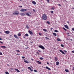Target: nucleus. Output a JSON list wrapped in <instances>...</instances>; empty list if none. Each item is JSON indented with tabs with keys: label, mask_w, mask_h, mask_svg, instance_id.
Listing matches in <instances>:
<instances>
[{
	"label": "nucleus",
	"mask_w": 74,
	"mask_h": 74,
	"mask_svg": "<svg viewBox=\"0 0 74 74\" xmlns=\"http://www.w3.org/2000/svg\"><path fill=\"white\" fill-rule=\"evenodd\" d=\"M42 20H44V21L47 20V16L45 14L42 15Z\"/></svg>",
	"instance_id": "f257e3e1"
},
{
	"label": "nucleus",
	"mask_w": 74,
	"mask_h": 74,
	"mask_svg": "<svg viewBox=\"0 0 74 74\" xmlns=\"http://www.w3.org/2000/svg\"><path fill=\"white\" fill-rule=\"evenodd\" d=\"M39 48H40L42 49H45V47H44V46H42V45H40L38 46Z\"/></svg>",
	"instance_id": "f03ea898"
},
{
	"label": "nucleus",
	"mask_w": 74,
	"mask_h": 74,
	"mask_svg": "<svg viewBox=\"0 0 74 74\" xmlns=\"http://www.w3.org/2000/svg\"><path fill=\"white\" fill-rule=\"evenodd\" d=\"M13 14L14 15H18L19 14V12H14Z\"/></svg>",
	"instance_id": "7ed1b4c3"
},
{
	"label": "nucleus",
	"mask_w": 74,
	"mask_h": 74,
	"mask_svg": "<svg viewBox=\"0 0 74 74\" xmlns=\"http://www.w3.org/2000/svg\"><path fill=\"white\" fill-rule=\"evenodd\" d=\"M35 62H36V63H38V64H41V62H40L38 61H37V60H36L35 61Z\"/></svg>",
	"instance_id": "20e7f679"
},
{
	"label": "nucleus",
	"mask_w": 74,
	"mask_h": 74,
	"mask_svg": "<svg viewBox=\"0 0 74 74\" xmlns=\"http://www.w3.org/2000/svg\"><path fill=\"white\" fill-rule=\"evenodd\" d=\"M59 51L60 52H61V53H62V54H63L64 55H65V53H64V52L62 50H60Z\"/></svg>",
	"instance_id": "39448f33"
},
{
	"label": "nucleus",
	"mask_w": 74,
	"mask_h": 74,
	"mask_svg": "<svg viewBox=\"0 0 74 74\" xmlns=\"http://www.w3.org/2000/svg\"><path fill=\"white\" fill-rule=\"evenodd\" d=\"M31 14V13L28 12V13H27L26 14V15L27 16H30Z\"/></svg>",
	"instance_id": "423d86ee"
},
{
	"label": "nucleus",
	"mask_w": 74,
	"mask_h": 74,
	"mask_svg": "<svg viewBox=\"0 0 74 74\" xmlns=\"http://www.w3.org/2000/svg\"><path fill=\"white\" fill-rule=\"evenodd\" d=\"M21 12H25V11H27V9H22L21 10Z\"/></svg>",
	"instance_id": "0eeeda50"
},
{
	"label": "nucleus",
	"mask_w": 74,
	"mask_h": 74,
	"mask_svg": "<svg viewBox=\"0 0 74 74\" xmlns=\"http://www.w3.org/2000/svg\"><path fill=\"white\" fill-rule=\"evenodd\" d=\"M28 32L30 34H31V35H32L33 34V32H32V31L30 30H29L28 31Z\"/></svg>",
	"instance_id": "6e6552de"
},
{
	"label": "nucleus",
	"mask_w": 74,
	"mask_h": 74,
	"mask_svg": "<svg viewBox=\"0 0 74 74\" xmlns=\"http://www.w3.org/2000/svg\"><path fill=\"white\" fill-rule=\"evenodd\" d=\"M24 62H25V63H29V62L27 61V60L24 59Z\"/></svg>",
	"instance_id": "1a4fd4ad"
},
{
	"label": "nucleus",
	"mask_w": 74,
	"mask_h": 74,
	"mask_svg": "<svg viewBox=\"0 0 74 74\" xmlns=\"http://www.w3.org/2000/svg\"><path fill=\"white\" fill-rule=\"evenodd\" d=\"M20 15H21V16H24L26 15V14L24 13H20Z\"/></svg>",
	"instance_id": "9d476101"
},
{
	"label": "nucleus",
	"mask_w": 74,
	"mask_h": 74,
	"mask_svg": "<svg viewBox=\"0 0 74 74\" xmlns=\"http://www.w3.org/2000/svg\"><path fill=\"white\" fill-rule=\"evenodd\" d=\"M14 70H15V71H17V72H18V73H19L20 72L19 70L16 69H15Z\"/></svg>",
	"instance_id": "9b49d317"
},
{
	"label": "nucleus",
	"mask_w": 74,
	"mask_h": 74,
	"mask_svg": "<svg viewBox=\"0 0 74 74\" xmlns=\"http://www.w3.org/2000/svg\"><path fill=\"white\" fill-rule=\"evenodd\" d=\"M32 3L33 4H34V5H36V2L34 1H32Z\"/></svg>",
	"instance_id": "f8f14e48"
},
{
	"label": "nucleus",
	"mask_w": 74,
	"mask_h": 74,
	"mask_svg": "<svg viewBox=\"0 0 74 74\" xmlns=\"http://www.w3.org/2000/svg\"><path fill=\"white\" fill-rule=\"evenodd\" d=\"M5 33H6V34H9V33H10V32L8 31H5Z\"/></svg>",
	"instance_id": "ddd939ff"
},
{
	"label": "nucleus",
	"mask_w": 74,
	"mask_h": 74,
	"mask_svg": "<svg viewBox=\"0 0 74 74\" xmlns=\"http://www.w3.org/2000/svg\"><path fill=\"white\" fill-rule=\"evenodd\" d=\"M46 69H47V70H51V69H50V68H49L48 66H46Z\"/></svg>",
	"instance_id": "4468645a"
},
{
	"label": "nucleus",
	"mask_w": 74,
	"mask_h": 74,
	"mask_svg": "<svg viewBox=\"0 0 74 74\" xmlns=\"http://www.w3.org/2000/svg\"><path fill=\"white\" fill-rule=\"evenodd\" d=\"M14 37H15V38H18V36H16V35H14Z\"/></svg>",
	"instance_id": "2eb2a0df"
},
{
	"label": "nucleus",
	"mask_w": 74,
	"mask_h": 74,
	"mask_svg": "<svg viewBox=\"0 0 74 74\" xmlns=\"http://www.w3.org/2000/svg\"><path fill=\"white\" fill-rule=\"evenodd\" d=\"M64 27H65L66 29H69V27H68V26L67 25H65Z\"/></svg>",
	"instance_id": "dca6fc26"
},
{
	"label": "nucleus",
	"mask_w": 74,
	"mask_h": 74,
	"mask_svg": "<svg viewBox=\"0 0 74 74\" xmlns=\"http://www.w3.org/2000/svg\"><path fill=\"white\" fill-rule=\"evenodd\" d=\"M1 47L2 48H4L5 49V48H6V47L5 46H1Z\"/></svg>",
	"instance_id": "f3484780"
},
{
	"label": "nucleus",
	"mask_w": 74,
	"mask_h": 74,
	"mask_svg": "<svg viewBox=\"0 0 74 74\" xmlns=\"http://www.w3.org/2000/svg\"><path fill=\"white\" fill-rule=\"evenodd\" d=\"M65 71H66V73H68V72H69V70H68V69H65Z\"/></svg>",
	"instance_id": "a211bd4d"
},
{
	"label": "nucleus",
	"mask_w": 74,
	"mask_h": 74,
	"mask_svg": "<svg viewBox=\"0 0 74 74\" xmlns=\"http://www.w3.org/2000/svg\"><path fill=\"white\" fill-rule=\"evenodd\" d=\"M57 41H62L61 40H60V38H57Z\"/></svg>",
	"instance_id": "6ab92c4d"
},
{
	"label": "nucleus",
	"mask_w": 74,
	"mask_h": 74,
	"mask_svg": "<svg viewBox=\"0 0 74 74\" xmlns=\"http://www.w3.org/2000/svg\"><path fill=\"white\" fill-rule=\"evenodd\" d=\"M59 62H56V65L57 66L59 65Z\"/></svg>",
	"instance_id": "aec40b11"
},
{
	"label": "nucleus",
	"mask_w": 74,
	"mask_h": 74,
	"mask_svg": "<svg viewBox=\"0 0 74 74\" xmlns=\"http://www.w3.org/2000/svg\"><path fill=\"white\" fill-rule=\"evenodd\" d=\"M53 34L54 36H57V35H56V34L55 33H53Z\"/></svg>",
	"instance_id": "412c9836"
},
{
	"label": "nucleus",
	"mask_w": 74,
	"mask_h": 74,
	"mask_svg": "<svg viewBox=\"0 0 74 74\" xmlns=\"http://www.w3.org/2000/svg\"><path fill=\"white\" fill-rule=\"evenodd\" d=\"M55 60H56V61H57L58 60V58L55 57Z\"/></svg>",
	"instance_id": "4be33fe9"
},
{
	"label": "nucleus",
	"mask_w": 74,
	"mask_h": 74,
	"mask_svg": "<svg viewBox=\"0 0 74 74\" xmlns=\"http://www.w3.org/2000/svg\"><path fill=\"white\" fill-rule=\"evenodd\" d=\"M26 27L27 29H29V27L28 26V25H26Z\"/></svg>",
	"instance_id": "5701e85b"
},
{
	"label": "nucleus",
	"mask_w": 74,
	"mask_h": 74,
	"mask_svg": "<svg viewBox=\"0 0 74 74\" xmlns=\"http://www.w3.org/2000/svg\"><path fill=\"white\" fill-rule=\"evenodd\" d=\"M18 36H21V33H19L18 34Z\"/></svg>",
	"instance_id": "b1692460"
},
{
	"label": "nucleus",
	"mask_w": 74,
	"mask_h": 74,
	"mask_svg": "<svg viewBox=\"0 0 74 74\" xmlns=\"http://www.w3.org/2000/svg\"><path fill=\"white\" fill-rule=\"evenodd\" d=\"M51 9H52V10H55V7L53 6V7L51 8Z\"/></svg>",
	"instance_id": "393cba45"
},
{
	"label": "nucleus",
	"mask_w": 74,
	"mask_h": 74,
	"mask_svg": "<svg viewBox=\"0 0 74 74\" xmlns=\"http://www.w3.org/2000/svg\"><path fill=\"white\" fill-rule=\"evenodd\" d=\"M25 36H26L27 37H28V36H29V34H25Z\"/></svg>",
	"instance_id": "a878e982"
},
{
	"label": "nucleus",
	"mask_w": 74,
	"mask_h": 74,
	"mask_svg": "<svg viewBox=\"0 0 74 74\" xmlns=\"http://www.w3.org/2000/svg\"><path fill=\"white\" fill-rule=\"evenodd\" d=\"M43 30L44 32H46L47 31V29H43Z\"/></svg>",
	"instance_id": "bb28decb"
},
{
	"label": "nucleus",
	"mask_w": 74,
	"mask_h": 74,
	"mask_svg": "<svg viewBox=\"0 0 74 74\" xmlns=\"http://www.w3.org/2000/svg\"><path fill=\"white\" fill-rule=\"evenodd\" d=\"M40 60H44V58L42 57H41L40 58Z\"/></svg>",
	"instance_id": "cd10ccee"
},
{
	"label": "nucleus",
	"mask_w": 74,
	"mask_h": 74,
	"mask_svg": "<svg viewBox=\"0 0 74 74\" xmlns=\"http://www.w3.org/2000/svg\"><path fill=\"white\" fill-rule=\"evenodd\" d=\"M63 29L65 31H67V29H66L65 28L63 27Z\"/></svg>",
	"instance_id": "c85d7f7f"
},
{
	"label": "nucleus",
	"mask_w": 74,
	"mask_h": 74,
	"mask_svg": "<svg viewBox=\"0 0 74 74\" xmlns=\"http://www.w3.org/2000/svg\"><path fill=\"white\" fill-rule=\"evenodd\" d=\"M5 73L6 74H9V73H8V72L6 71L5 72Z\"/></svg>",
	"instance_id": "c756f323"
},
{
	"label": "nucleus",
	"mask_w": 74,
	"mask_h": 74,
	"mask_svg": "<svg viewBox=\"0 0 74 74\" xmlns=\"http://www.w3.org/2000/svg\"><path fill=\"white\" fill-rule=\"evenodd\" d=\"M28 69L29 70H31V68H30V67H29L28 68Z\"/></svg>",
	"instance_id": "7c9ffc66"
},
{
	"label": "nucleus",
	"mask_w": 74,
	"mask_h": 74,
	"mask_svg": "<svg viewBox=\"0 0 74 74\" xmlns=\"http://www.w3.org/2000/svg\"><path fill=\"white\" fill-rule=\"evenodd\" d=\"M46 0L47 1V3H49V1H50L49 0Z\"/></svg>",
	"instance_id": "2f4dec72"
},
{
	"label": "nucleus",
	"mask_w": 74,
	"mask_h": 74,
	"mask_svg": "<svg viewBox=\"0 0 74 74\" xmlns=\"http://www.w3.org/2000/svg\"><path fill=\"white\" fill-rule=\"evenodd\" d=\"M47 23H48V24H50V23L48 21L47 22Z\"/></svg>",
	"instance_id": "473e14b6"
},
{
	"label": "nucleus",
	"mask_w": 74,
	"mask_h": 74,
	"mask_svg": "<svg viewBox=\"0 0 74 74\" xmlns=\"http://www.w3.org/2000/svg\"><path fill=\"white\" fill-rule=\"evenodd\" d=\"M33 11H34V12H36V10H34V9H33Z\"/></svg>",
	"instance_id": "72a5a7b5"
},
{
	"label": "nucleus",
	"mask_w": 74,
	"mask_h": 74,
	"mask_svg": "<svg viewBox=\"0 0 74 74\" xmlns=\"http://www.w3.org/2000/svg\"><path fill=\"white\" fill-rule=\"evenodd\" d=\"M54 32H56V33H58V31L57 30H54Z\"/></svg>",
	"instance_id": "f704fd0d"
},
{
	"label": "nucleus",
	"mask_w": 74,
	"mask_h": 74,
	"mask_svg": "<svg viewBox=\"0 0 74 74\" xmlns=\"http://www.w3.org/2000/svg\"><path fill=\"white\" fill-rule=\"evenodd\" d=\"M61 47H64V45H61Z\"/></svg>",
	"instance_id": "c9c22d12"
},
{
	"label": "nucleus",
	"mask_w": 74,
	"mask_h": 74,
	"mask_svg": "<svg viewBox=\"0 0 74 74\" xmlns=\"http://www.w3.org/2000/svg\"><path fill=\"white\" fill-rule=\"evenodd\" d=\"M0 55H3V53L1 52H0Z\"/></svg>",
	"instance_id": "e433bc0d"
},
{
	"label": "nucleus",
	"mask_w": 74,
	"mask_h": 74,
	"mask_svg": "<svg viewBox=\"0 0 74 74\" xmlns=\"http://www.w3.org/2000/svg\"><path fill=\"white\" fill-rule=\"evenodd\" d=\"M58 5L59 6H60V7H61V5L59 4H58Z\"/></svg>",
	"instance_id": "4c0bfd02"
},
{
	"label": "nucleus",
	"mask_w": 74,
	"mask_h": 74,
	"mask_svg": "<svg viewBox=\"0 0 74 74\" xmlns=\"http://www.w3.org/2000/svg\"><path fill=\"white\" fill-rule=\"evenodd\" d=\"M16 51H17V52H20V51L18 50H16Z\"/></svg>",
	"instance_id": "58836bf2"
},
{
	"label": "nucleus",
	"mask_w": 74,
	"mask_h": 74,
	"mask_svg": "<svg viewBox=\"0 0 74 74\" xmlns=\"http://www.w3.org/2000/svg\"><path fill=\"white\" fill-rule=\"evenodd\" d=\"M22 59H25V57L24 56H23L22 57Z\"/></svg>",
	"instance_id": "ea45409f"
},
{
	"label": "nucleus",
	"mask_w": 74,
	"mask_h": 74,
	"mask_svg": "<svg viewBox=\"0 0 74 74\" xmlns=\"http://www.w3.org/2000/svg\"><path fill=\"white\" fill-rule=\"evenodd\" d=\"M38 34H39V35L40 36H41V33H38Z\"/></svg>",
	"instance_id": "a19ab883"
},
{
	"label": "nucleus",
	"mask_w": 74,
	"mask_h": 74,
	"mask_svg": "<svg viewBox=\"0 0 74 74\" xmlns=\"http://www.w3.org/2000/svg\"><path fill=\"white\" fill-rule=\"evenodd\" d=\"M34 72H37V70H34Z\"/></svg>",
	"instance_id": "79ce46f5"
},
{
	"label": "nucleus",
	"mask_w": 74,
	"mask_h": 74,
	"mask_svg": "<svg viewBox=\"0 0 74 74\" xmlns=\"http://www.w3.org/2000/svg\"><path fill=\"white\" fill-rule=\"evenodd\" d=\"M50 12H51V13H53V11H51Z\"/></svg>",
	"instance_id": "37998d69"
},
{
	"label": "nucleus",
	"mask_w": 74,
	"mask_h": 74,
	"mask_svg": "<svg viewBox=\"0 0 74 74\" xmlns=\"http://www.w3.org/2000/svg\"><path fill=\"white\" fill-rule=\"evenodd\" d=\"M10 70H12H12H14V69H13V68H11V69H10Z\"/></svg>",
	"instance_id": "c03bdc74"
},
{
	"label": "nucleus",
	"mask_w": 74,
	"mask_h": 74,
	"mask_svg": "<svg viewBox=\"0 0 74 74\" xmlns=\"http://www.w3.org/2000/svg\"><path fill=\"white\" fill-rule=\"evenodd\" d=\"M72 30H73V31H74V28H73L72 29Z\"/></svg>",
	"instance_id": "a18cd8bd"
},
{
	"label": "nucleus",
	"mask_w": 74,
	"mask_h": 74,
	"mask_svg": "<svg viewBox=\"0 0 74 74\" xmlns=\"http://www.w3.org/2000/svg\"><path fill=\"white\" fill-rule=\"evenodd\" d=\"M45 38H46L47 39H48V40L49 39V38H47V37H45Z\"/></svg>",
	"instance_id": "49530a36"
},
{
	"label": "nucleus",
	"mask_w": 74,
	"mask_h": 74,
	"mask_svg": "<svg viewBox=\"0 0 74 74\" xmlns=\"http://www.w3.org/2000/svg\"><path fill=\"white\" fill-rule=\"evenodd\" d=\"M0 43H1V44H3V42H1V41H0Z\"/></svg>",
	"instance_id": "de8ad7c7"
},
{
	"label": "nucleus",
	"mask_w": 74,
	"mask_h": 74,
	"mask_svg": "<svg viewBox=\"0 0 74 74\" xmlns=\"http://www.w3.org/2000/svg\"><path fill=\"white\" fill-rule=\"evenodd\" d=\"M16 55H17L19 56V55H20V54H19L17 53V54H16Z\"/></svg>",
	"instance_id": "09e8293b"
},
{
	"label": "nucleus",
	"mask_w": 74,
	"mask_h": 74,
	"mask_svg": "<svg viewBox=\"0 0 74 74\" xmlns=\"http://www.w3.org/2000/svg\"><path fill=\"white\" fill-rule=\"evenodd\" d=\"M64 52H65V53H67V51L66 50L64 51Z\"/></svg>",
	"instance_id": "8fccbe9b"
},
{
	"label": "nucleus",
	"mask_w": 74,
	"mask_h": 74,
	"mask_svg": "<svg viewBox=\"0 0 74 74\" xmlns=\"http://www.w3.org/2000/svg\"><path fill=\"white\" fill-rule=\"evenodd\" d=\"M30 70H31V71H33V70H32L31 69H30Z\"/></svg>",
	"instance_id": "3c124183"
},
{
	"label": "nucleus",
	"mask_w": 74,
	"mask_h": 74,
	"mask_svg": "<svg viewBox=\"0 0 74 74\" xmlns=\"http://www.w3.org/2000/svg\"><path fill=\"white\" fill-rule=\"evenodd\" d=\"M36 53H37V54H38V55H40V54H39V53H38V52H37Z\"/></svg>",
	"instance_id": "603ef678"
},
{
	"label": "nucleus",
	"mask_w": 74,
	"mask_h": 74,
	"mask_svg": "<svg viewBox=\"0 0 74 74\" xmlns=\"http://www.w3.org/2000/svg\"><path fill=\"white\" fill-rule=\"evenodd\" d=\"M47 64H49L48 62H47Z\"/></svg>",
	"instance_id": "864d4df0"
},
{
	"label": "nucleus",
	"mask_w": 74,
	"mask_h": 74,
	"mask_svg": "<svg viewBox=\"0 0 74 74\" xmlns=\"http://www.w3.org/2000/svg\"><path fill=\"white\" fill-rule=\"evenodd\" d=\"M38 52H41V51L40 50H38Z\"/></svg>",
	"instance_id": "5fc2aeb1"
},
{
	"label": "nucleus",
	"mask_w": 74,
	"mask_h": 74,
	"mask_svg": "<svg viewBox=\"0 0 74 74\" xmlns=\"http://www.w3.org/2000/svg\"><path fill=\"white\" fill-rule=\"evenodd\" d=\"M20 7H21V8H22V6H19Z\"/></svg>",
	"instance_id": "6e6d98bb"
},
{
	"label": "nucleus",
	"mask_w": 74,
	"mask_h": 74,
	"mask_svg": "<svg viewBox=\"0 0 74 74\" xmlns=\"http://www.w3.org/2000/svg\"><path fill=\"white\" fill-rule=\"evenodd\" d=\"M2 40V39L0 37V40Z\"/></svg>",
	"instance_id": "4d7b16f0"
},
{
	"label": "nucleus",
	"mask_w": 74,
	"mask_h": 74,
	"mask_svg": "<svg viewBox=\"0 0 74 74\" xmlns=\"http://www.w3.org/2000/svg\"><path fill=\"white\" fill-rule=\"evenodd\" d=\"M72 52L73 53H74V51H72Z\"/></svg>",
	"instance_id": "13d9d810"
},
{
	"label": "nucleus",
	"mask_w": 74,
	"mask_h": 74,
	"mask_svg": "<svg viewBox=\"0 0 74 74\" xmlns=\"http://www.w3.org/2000/svg\"><path fill=\"white\" fill-rule=\"evenodd\" d=\"M52 29H53V28H51V30H52Z\"/></svg>",
	"instance_id": "bf43d9fd"
},
{
	"label": "nucleus",
	"mask_w": 74,
	"mask_h": 74,
	"mask_svg": "<svg viewBox=\"0 0 74 74\" xmlns=\"http://www.w3.org/2000/svg\"><path fill=\"white\" fill-rule=\"evenodd\" d=\"M31 60H32V61H33V59L31 58Z\"/></svg>",
	"instance_id": "052dcab7"
},
{
	"label": "nucleus",
	"mask_w": 74,
	"mask_h": 74,
	"mask_svg": "<svg viewBox=\"0 0 74 74\" xmlns=\"http://www.w3.org/2000/svg\"><path fill=\"white\" fill-rule=\"evenodd\" d=\"M7 66H9V65H8V64H7Z\"/></svg>",
	"instance_id": "680f3d73"
},
{
	"label": "nucleus",
	"mask_w": 74,
	"mask_h": 74,
	"mask_svg": "<svg viewBox=\"0 0 74 74\" xmlns=\"http://www.w3.org/2000/svg\"><path fill=\"white\" fill-rule=\"evenodd\" d=\"M72 9H73V10H74V8H73Z\"/></svg>",
	"instance_id": "e2e57ef3"
},
{
	"label": "nucleus",
	"mask_w": 74,
	"mask_h": 74,
	"mask_svg": "<svg viewBox=\"0 0 74 74\" xmlns=\"http://www.w3.org/2000/svg\"><path fill=\"white\" fill-rule=\"evenodd\" d=\"M67 23H69V21L67 22Z\"/></svg>",
	"instance_id": "0e129e2a"
},
{
	"label": "nucleus",
	"mask_w": 74,
	"mask_h": 74,
	"mask_svg": "<svg viewBox=\"0 0 74 74\" xmlns=\"http://www.w3.org/2000/svg\"><path fill=\"white\" fill-rule=\"evenodd\" d=\"M23 38H25V37L24 36Z\"/></svg>",
	"instance_id": "69168bd1"
},
{
	"label": "nucleus",
	"mask_w": 74,
	"mask_h": 74,
	"mask_svg": "<svg viewBox=\"0 0 74 74\" xmlns=\"http://www.w3.org/2000/svg\"><path fill=\"white\" fill-rule=\"evenodd\" d=\"M67 34H69V33H67Z\"/></svg>",
	"instance_id": "338daca9"
},
{
	"label": "nucleus",
	"mask_w": 74,
	"mask_h": 74,
	"mask_svg": "<svg viewBox=\"0 0 74 74\" xmlns=\"http://www.w3.org/2000/svg\"><path fill=\"white\" fill-rule=\"evenodd\" d=\"M20 1H22V0H19Z\"/></svg>",
	"instance_id": "774afa93"
}]
</instances>
